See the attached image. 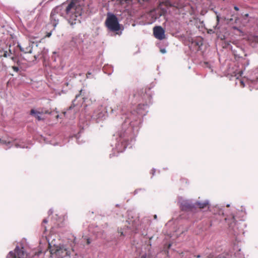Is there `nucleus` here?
I'll use <instances>...</instances> for the list:
<instances>
[{"label": "nucleus", "instance_id": "42", "mask_svg": "<svg viewBox=\"0 0 258 258\" xmlns=\"http://www.w3.org/2000/svg\"><path fill=\"white\" fill-rule=\"evenodd\" d=\"M35 57V58L36 59L37 58V57L36 56H34Z\"/></svg>", "mask_w": 258, "mask_h": 258}, {"label": "nucleus", "instance_id": "23", "mask_svg": "<svg viewBox=\"0 0 258 258\" xmlns=\"http://www.w3.org/2000/svg\"><path fill=\"white\" fill-rule=\"evenodd\" d=\"M161 52L163 53H164L166 52V50L165 49H161Z\"/></svg>", "mask_w": 258, "mask_h": 258}, {"label": "nucleus", "instance_id": "20", "mask_svg": "<svg viewBox=\"0 0 258 258\" xmlns=\"http://www.w3.org/2000/svg\"><path fill=\"white\" fill-rule=\"evenodd\" d=\"M14 145H15V147L17 148H18V147H20V148H24V146H21L19 144H18L17 143H14Z\"/></svg>", "mask_w": 258, "mask_h": 258}, {"label": "nucleus", "instance_id": "29", "mask_svg": "<svg viewBox=\"0 0 258 258\" xmlns=\"http://www.w3.org/2000/svg\"><path fill=\"white\" fill-rule=\"evenodd\" d=\"M124 232L123 231H120V235H124Z\"/></svg>", "mask_w": 258, "mask_h": 258}, {"label": "nucleus", "instance_id": "26", "mask_svg": "<svg viewBox=\"0 0 258 258\" xmlns=\"http://www.w3.org/2000/svg\"><path fill=\"white\" fill-rule=\"evenodd\" d=\"M140 258H146V256L145 254L142 255Z\"/></svg>", "mask_w": 258, "mask_h": 258}, {"label": "nucleus", "instance_id": "10", "mask_svg": "<svg viewBox=\"0 0 258 258\" xmlns=\"http://www.w3.org/2000/svg\"><path fill=\"white\" fill-rule=\"evenodd\" d=\"M49 112L47 110H41V111H35L34 109L31 110V114L34 115L38 120H41L44 119V117L41 116L43 114H49Z\"/></svg>", "mask_w": 258, "mask_h": 258}, {"label": "nucleus", "instance_id": "19", "mask_svg": "<svg viewBox=\"0 0 258 258\" xmlns=\"http://www.w3.org/2000/svg\"><path fill=\"white\" fill-rule=\"evenodd\" d=\"M56 54V52L54 51V52H53V55H52V59H53L54 61H55V60H56V57H55V55Z\"/></svg>", "mask_w": 258, "mask_h": 258}, {"label": "nucleus", "instance_id": "2", "mask_svg": "<svg viewBox=\"0 0 258 258\" xmlns=\"http://www.w3.org/2000/svg\"><path fill=\"white\" fill-rule=\"evenodd\" d=\"M105 24L107 28L113 32H116L120 29L117 18L112 14H107Z\"/></svg>", "mask_w": 258, "mask_h": 258}, {"label": "nucleus", "instance_id": "18", "mask_svg": "<svg viewBox=\"0 0 258 258\" xmlns=\"http://www.w3.org/2000/svg\"><path fill=\"white\" fill-rule=\"evenodd\" d=\"M10 56V54L8 53L7 51H5L4 54V56L5 57H7L8 56Z\"/></svg>", "mask_w": 258, "mask_h": 258}, {"label": "nucleus", "instance_id": "33", "mask_svg": "<svg viewBox=\"0 0 258 258\" xmlns=\"http://www.w3.org/2000/svg\"><path fill=\"white\" fill-rule=\"evenodd\" d=\"M234 9H235V10H236V11H237V10H239V9H238V8L237 7H234Z\"/></svg>", "mask_w": 258, "mask_h": 258}, {"label": "nucleus", "instance_id": "27", "mask_svg": "<svg viewBox=\"0 0 258 258\" xmlns=\"http://www.w3.org/2000/svg\"><path fill=\"white\" fill-rule=\"evenodd\" d=\"M237 21H240V20H239V19H237V18H236V19H235V22L236 23H237Z\"/></svg>", "mask_w": 258, "mask_h": 258}, {"label": "nucleus", "instance_id": "22", "mask_svg": "<svg viewBox=\"0 0 258 258\" xmlns=\"http://www.w3.org/2000/svg\"><path fill=\"white\" fill-rule=\"evenodd\" d=\"M73 107L72 106H70L69 110H68L67 112H64L63 113L65 115L66 114L68 113H69L70 111L71 110V109H72Z\"/></svg>", "mask_w": 258, "mask_h": 258}, {"label": "nucleus", "instance_id": "30", "mask_svg": "<svg viewBox=\"0 0 258 258\" xmlns=\"http://www.w3.org/2000/svg\"><path fill=\"white\" fill-rule=\"evenodd\" d=\"M8 53L10 54V55L11 54H12V51H11V50L10 49H9V50Z\"/></svg>", "mask_w": 258, "mask_h": 258}, {"label": "nucleus", "instance_id": "34", "mask_svg": "<svg viewBox=\"0 0 258 258\" xmlns=\"http://www.w3.org/2000/svg\"><path fill=\"white\" fill-rule=\"evenodd\" d=\"M154 219H156L157 218V215H155L154 216Z\"/></svg>", "mask_w": 258, "mask_h": 258}, {"label": "nucleus", "instance_id": "14", "mask_svg": "<svg viewBox=\"0 0 258 258\" xmlns=\"http://www.w3.org/2000/svg\"><path fill=\"white\" fill-rule=\"evenodd\" d=\"M80 95L83 96V99L84 100V101H85V99H87L86 96H85V95H84V92L83 90H81L80 91V94H79V95H77L76 96V99H75L73 101V105H76V104H75L76 100V99H77V98H78Z\"/></svg>", "mask_w": 258, "mask_h": 258}, {"label": "nucleus", "instance_id": "24", "mask_svg": "<svg viewBox=\"0 0 258 258\" xmlns=\"http://www.w3.org/2000/svg\"><path fill=\"white\" fill-rule=\"evenodd\" d=\"M76 237H74V239H73V243H74V244H75L76 243Z\"/></svg>", "mask_w": 258, "mask_h": 258}, {"label": "nucleus", "instance_id": "17", "mask_svg": "<svg viewBox=\"0 0 258 258\" xmlns=\"http://www.w3.org/2000/svg\"><path fill=\"white\" fill-rule=\"evenodd\" d=\"M0 143H2L3 144H10L11 143V142L10 140L6 141L4 139H0Z\"/></svg>", "mask_w": 258, "mask_h": 258}, {"label": "nucleus", "instance_id": "1", "mask_svg": "<svg viewBox=\"0 0 258 258\" xmlns=\"http://www.w3.org/2000/svg\"><path fill=\"white\" fill-rule=\"evenodd\" d=\"M82 10L81 7L76 1L73 0L66 7L65 17L72 27L80 23Z\"/></svg>", "mask_w": 258, "mask_h": 258}, {"label": "nucleus", "instance_id": "31", "mask_svg": "<svg viewBox=\"0 0 258 258\" xmlns=\"http://www.w3.org/2000/svg\"><path fill=\"white\" fill-rule=\"evenodd\" d=\"M87 244H89L90 243V240L89 239H87Z\"/></svg>", "mask_w": 258, "mask_h": 258}, {"label": "nucleus", "instance_id": "3", "mask_svg": "<svg viewBox=\"0 0 258 258\" xmlns=\"http://www.w3.org/2000/svg\"><path fill=\"white\" fill-rule=\"evenodd\" d=\"M107 115V110L105 107L101 105L97 107L93 111L91 118L92 119L98 121L101 120Z\"/></svg>", "mask_w": 258, "mask_h": 258}, {"label": "nucleus", "instance_id": "35", "mask_svg": "<svg viewBox=\"0 0 258 258\" xmlns=\"http://www.w3.org/2000/svg\"><path fill=\"white\" fill-rule=\"evenodd\" d=\"M90 74H91V73H88L87 74V77H88V75H90Z\"/></svg>", "mask_w": 258, "mask_h": 258}, {"label": "nucleus", "instance_id": "4", "mask_svg": "<svg viewBox=\"0 0 258 258\" xmlns=\"http://www.w3.org/2000/svg\"><path fill=\"white\" fill-rule=\"evenodd\" d=\"M50 252L51 254L55 253L60 257L69 256L71 254L70 250L66 248L64 246H56L54 248L50 249Z\"/></svg>", "mask_w": 258, "mask_h": 258}, {"label": "nucleus", "instance_id": "7", "mask_svg": "<svg viewBox=\"0 0 258 258\" xmlns=\"http://www.w3.org/2000/svg\"><path fill=\"white\" fill-rule=\"evenodd\" d=\"M153 33L155 37L159 40L165 38V31L161 26H156L154 28Z\"/></svg>", "mask_w": 258, "mask_h": 258}, {"label": "nucleus", "instance_id": "40", "mask_svg": "<svg viewBox=\"0 0 258 258\" xmlns=\"http://www.w3.org/2000/svg\"><path fill=\"white\" fill-rule=\"evenodd\" d=\"M233 20V18H231V19H230V21H232Z\"/></svg>", "mask_w": 258, "mask_h": 258}, {"label": "nucleus", "instance_id": "25", "mask_svg": "<svg viewBox=\"0 0 258 258\" xmlns=\"http://www.w3.org/2000/svg\"><path fill=\"white\" fill-rule=\"evenodd\" d=\"M47 222V219H44L43 221V223H46Z\"/></svg>", "mask_w": 258, "mask_h": 258}, {"label": "nucleus", "instance_id": "9", "mask_svg": "<svg viewBox=\"0 0 258 258\" xmlns=\"http://www.w3.org/2000/svg\"><path fill=\"white\" fill-rule=\"evenodd\" d=\"M180 207L183 210H191L193 205L190 203L188 200H186L181 198L179 200Z\"/></svg>", "mask_w": 258, "mask_h": 258}, {"label": "nucleus", "instance_id": "39", "mask_svg": "<svg viewBox=\"0 0 258 258\" xmlns=\"http://www.w3.org/2000/svg\"><path fill=\"white\" fill-rule=\"evenodd\" d=\"M200 257V255H198L197 256V257Z\"/></svg>", "mask_w": 258, "mask_h": 258}, {"label": "nucleus", "instance_id": "37", "mask_svg": "<svg viewBox=\"0 0 258 258\" xmlns=\"http://www.w3.org/2000/svg\"><path fill=\"white\" fill-rule=\"evenodd\" d=\"M230 227H233V225H232V224L231 223V225H230Z\"/></svg>", "mask_w": 258, "mask_h": 258}, {"label": "nucleus", "instance_id": "5", "mask_svg": "<svg viewBox=\"0 0 258 258\" xmlns=\"http://www.w3.org/2000/svg\"><path fill=\"white\" fill-rule=\"evenodd\" d=\"M128 123L130 124V126L127 128V130L123 132L121 131L118 133V136L120 138L119 141L121 142L122 143L123 141H126L127 139L125 138L128 137L129 136L131 137V133L133 131V126L131 123L129 121V120L128 121L126 120L122 125L123 128H125Z\"/></svg>", "mask_w": 258, "mask_h": 258}, {"label": "nucleus", "instance_id": "15", "mask_svg": "<svg viewBox=\"0 0 258 258\" xmlns=\"http://www.w3.org/2000/svg\"><path fill=\"white\" fill-rule=\"evenodd\" d=\"M257 83H258V79H257V80H256V81L252 80V81H251L250 85V86H252V87L253 88L257 89H258V85H257Z\"/></svg>", "mask_w": 258, "mask_h": 258}, {"label": "nucleus", "instance_id": "13", "mask_svg": "<svg viewBox=\"0 0 258 258\" xmlns=\"http://www.w3.org/2000/svg\"><path fill=\"white\" fill-rule=\"evenodd\" d=\"M209 204V202L208 201H205L204 202H197L195 205L198 206L200 208L202 209L206 207Z\"/></svg>", "mask_w": 258, "mask_h": 258}, {"label": "nucleus", "instance_id": "12", "mask_svg": "<svg viewBox=\"0 0 258 258\" xmlns=\"http://www.w3.org/2000/svg\"><path fill=\"white\" fill-rule=\"evenodd\" d=\"M239 76L236 77V76L234 77L233 78L235 79L236 82L235 84L237 85L238 84H239L240 86H242V78H241V75L242 74V72L240 71L239 73Z\"/></svg>", "mask_w": 258, "mask_h": 258}, {"label": "nucleus", "instance_id": "36", "mask_svg": "<svg viewBox=\"0 0 258 258\" xmlns=\"http://www.w3.org/2000/svg\"><path fill=\"white\" fill-rule=\"evenodd\" d=\"M242 85H243V87L244 86V81L243 80V84H242Z\"/></svg>", "mask_w": 258, "mask_h": 258}, {"label": "nucleus", "instance_id": "8", "mask_svg": "<svg viewBox=\"0 0 258 258\" xmlns=\"http://www.w3.org/2000/svg\"><path fill=\"white\" fill-rule=\"evenodd\" d=\"M59 11V8H56L54 9L51 13L50 19L51 23L54 27H55L58 23L59 20L58 16L57 14Z\"/></svg>", "mask_w": 258, "mask_h": 258}, {"label": "nucleus", "instance_id": "6", "mask_svg": "<svg viewBox=\"0 0 258 258\" xmlns=\"http://www.w3.org/2000/svg\"><path fill=\"white\" fill-rule=\"evenodd\" d=\"M27 254L23 248L20 249L19 246H16L14 251H10L7 258H27Z\"/></svg>", "mask_w": 258, "mask_h": 258}, {"label": "nucleus", "instance_id": "32", "mask_svg": "<svg viewBox=\"0 0 258 258\" xmlns=\"http://www.w3.org/2000/svg\"><path fill=\"white\" fill-rule=\"evenodd\" d=\"M232 220H233V223H235V218H234V217H232Z\"/></svg>", "mask_w": 258, "mask_h": 258}, {"label": "nucleus", "instance_id": "43", "mask_svg": "<svg viewBox=\"0 0 258 258\" xmlns=\"http://www.w3.org/2000/svg\"><path fill=\"white\" fill-rule=\"evenodd\" d=\"M171 246V244H169V247H170Z\"/></svg>", "mask_w": 258, "mask_h": 258}, {"label": "nucleus", "instance_id": "21", "mask_svg": "<svg viewBox=\"0 0 258 258\" xmlns=\"http://www.w3.org/2000/svg\"><path fill=\"white\" fill-rule=\"evenodd\" d=\"M13 69L14 70V71L15 72H18L19 71V68L17 67H13Z\"/></svg>", "mask_w": 258, "mask_h": 258}, {"label": "nucleus", "instance_id": "16", "mask_svg": "<svg viewBox=\"0 0 258 258\" xmlns=\"http://www.w3.org/2000/svg\"><path fill=\"white\" fill-rule=\"evenodd\" d=\"M121 144L123 145V148H120V147H118V146H119V145H118V146H117V147H116L117 149V150H118V152H122V151L124 150V149L126 148L125 144V143H121Z\"/></svg>", "mask_w": 258, "mask_h": 258}, {"label": "nucleus", "instance_id": "28", "mask_svg": "<svg viewBox=\"0 0 258 258\" xmlns=\"http://www.w3.org/2000/svg\"><path fill=\"white\" fill-rule=\"evenodd\" d=\"M49 214H51L52 213V211L51 210H50L48 212Z\"/></svg>", "mask_w": 258, "mask_h": 258}, {"label": "nucleus", "instance_id": "38", "mask_svg": "<svg viewBox=\"0 0 258 258\" xmlns=\"http://www.w3.org/2000/svg\"><path fill=\"white\" fill-rule=\"evenodd\" d=\"M245 17H247V16H248V14H245Z\"/></svg>", "mask_w": 258, "mask_h": 258}, {"label": "nucleus", "instance_id": "41", "mask_svg": "<svg viewBox=\"0 0 258 258\" xmlns=\"http://www.w3.org/2000/svg\"><path fill=\"white\" fill-rule=\"evenodd\" d=\"M234 29H237V28L236 27H234Z\"/></svg>", "mask_w": 258, "mask_h": 258}, {"label": "nucleus", "instance_id": "11", "mask_svg": "<svg viewBox=\"0 0 258 258\" xmlns=\"http://www.w3.org/2000/svg\"><path fill=\"white\" fill-rule=\"evenodd\" d=\"M18 46L19 47L20 51L24 53H31L32 52V47L30 43H29V45L26 47H23L19 44H18Z\"/></svg>", "mask_w": 258, "mask_h": 258}]
</instances>
